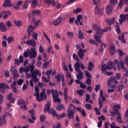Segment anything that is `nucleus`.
<instances>
[{"mask_svg":"<svg viewBox=\"0 0 128 128\" xmlns=\"http://www.w3.org/2000/svg\"><path fill=\"white\" fill-rule=\"evenodd\" d=\"M34 90L36 92L35 96H38V94H40V88L38 86H36L34 88Z\"/></svg>","mask_w":128,"mask_h":128,"instance_id":"obj_41","label":"nucleus"},{"mask_svg":"<svg viewBox=\"0 0 128 128\" xmlns=\"http://www.w3.org/2000/svg\"><path fill=\"white\" fill-rule=\"evenodd\" d=\"M62 22V17H58L56 20L53 21V24L54 26H58Z\"/></svg>","mask_w":128,"mask_h":128,"instance_id":"obj_16","label":"nucleus"},{"mask_svg":"<svg viewBox=\"0 0 128 128\" xmlns=\"http://www.w3.org/2000/svg\"><path fill=\"white\" fill-rule=\"evenodd\" d=\"M114 64H116L117 65L118 70H120V63L118 62V60L116 59L114 60Z\"/></svg>","mask_w":128,"mask_h":128,"instance_id":"obj_50","label":"nucleus"},{"mask_svg":"<svg viewBox=\"0 0 128 128\" xmlns=\"http://www.w3.org/2000/svg\"><path fill=\"white\" fill-rule=\"evenodd\" d=\"M122 6H124V0H120L118 7V8H122Z\"/></svg>","mask_w":128,"mask_h":128,"instance_id":"obj_44","label":"nucleus"},{"mask_svg":"<svg viewBox=\"0 0 128 128\" xmlns=\"http://www.w3.org/2000/svg\"><path fill=\"white\" fill-rule=\"evenodd\" d=\"M8 44H10L12 42H14V38L12 36L8 37L6 40Z\"/></svg>","mask_w":128,"mask_h":128,"instance_id":"obj_56","label":"nucleus"},{"mask_svg":"<svg viewBox=\"0 0 128 128\" xmlns=\"http://www.w3.org/2000/svg\"><path fill=\"white\" fill-rule=\"evenodd\" d=\"M51 94H52V98H58V96H60V94H58V90H52L51 92Z\"/></svg>","mask_w":128,"mask_h":128,"instance_id":"obj_17","label":"nucleus"},{"mask_svg":"<svg viewBox=\"0 0 128 128\" xmlns=\"http://www.w3.org/2000/svg\"><path fill=\"white\" fill-rule=\"evenodd\" d=\"M52 115L53 116L57 118H58V114H56V111L54 110L53 108H52Z\"/></svg>","mask_w":128,"mask_h":128,"instance_id":"obj_42","label":"nucleus"},{"mask_svg":"<svg viewBox=\"0 0 128 128\" xmlns=\"http://www.w3.org/2000/svg\"><path fill=\"white\" fill-rule=\"evenodd\" d=\"M54 102H58V104H60V102H62V100L58 97H56L55 98H54Z\"/></svg>","mask_w":128,"mask_h":128,"instance_id":"obj_45","label":"nucleus"},{"mask_svg":"<svg viewBox=\"0 0 128 128\" xmlns=\"http://www.w3.org/2000/svg\"><path fill=\"white\" fill-rule=\"evenodd\" d=\"M124 34H128V32H125V33H122L121 36H119L118 38L119 40H121L123 44H126V40L124 38Z\"/></svg>","mask_w":128,"mask_h":128,"instance_id":"obj_13","label":"nucleus"},{"mask_svg":"<svg viewBox=\"0 0 128 128\" xmlns=\"http://www.w3.org/2000/svg\"><path fill=\"white\" fill-rule=\"evenodd\" d=\"M38 33L32 32V39L34 40H38Z\"/></svg>","mask_w":128,"mask_h":128,"instance_id":"obj_39","label":"nucleus"},{"mask_svg":"<svg viewBox=\"0 0 128 128\" xmlns=\"http://www.w3.org/2000/svg\"><path fill=\"white\" fill-rule=\"evenodd\" d=\"M0 30L2 32H6L8 30V28H6V24H4V22H0Z\"/></svg>","mask_w":128,"mask_h":128,"instance_id":"obj_12","label":"nucleus"},{"mask_svg":"<svg viewBox=\"0 0 128 128\" xmlns=\"http://www.w3.org/2000/svg\"><path fill=\"white\" fill-rule=\"evenodd\" d=\"M120 18L123 20H128V14H120Z\"/></svg>","mask_w":128,"mask_h":128,"instance_id":"obj_26","label":"nucleus"},{"mask_svg":"<svg viewBox=\"0 0 128 128\" xmlns=\"http://www.w3.org/2000/svg\"><path fill=\"white\" fill-rule=\"evenodd\" d=\"M34 70V64L30 65V73L33 72Z\"/></svg>","mask_w":128,"mask_h":128,"instance_id":"obj_62","label":"nucleus"},{"mask_svg":"<svg viewBox=\"0 0 128 128\" xmlns=\"http://www.w3.org/2000/svg\"><path fill=\"white\" fill-rule=\"evenodd\" d=\"M68 88H64V100L65 102L67 104L68 100Z\"/></svg>","mask_w":128,"mask_h":128,"instance_id":"obj_14","label":"nucleus"},{"mask_svg":"<svg viewBox=\"0 0 128 128\" xmlns=\"http://www.w3.org/2000/svg\"><path fill=\"white\" fill-rule=\"evenodd\" d=\"M86 52V50H82V48L79 50L78 54L80 60H84V56Z\"/></svg>","mask_w":128,"mask_h":128,"instance_id":"obj_8","label":"nucleus"},{"mask_svg":"<svg viewBox=\"0 0 128 128\" xmlns=\"http://www.w3.org/2000/svg\"><path fill=\"white\" fill-rule=\"evenodd\" d=\"M120 66L121 68H122L124 72H126L124 74V76L128 78V70L126 68H124V62L123 60H120Z\"/></svg>","mask_w":128,"mask_h":128,"instance_id":"obj_7","label":"nucleus"},{"mask_svg":"<svg viewBox=\"0 0 128 128\" xmlns=\"http://www.w3.org/2000/svg\"><path fill=\"white\" fill-rule=\"evenodd\" d=\"M95 12L96 14H98L100 16H102L104 14V10H100L98 6H96L95 8Z\"/></svg>","mask_w":128,"mask_h":128,"instance_id":"obj_18","label":"nucleus"},{"mask_svg":"<svg viewBox=\"0 0 128 128\" xmlns=\"http://www.w3.org/2000/svg\"><path fill=\"white\" fill-rule=\"evenodd\" d=\"M107 66H108V70H112V68H114V62L112 61H109Z\"/></svg>","mask_w":128,"mask_h":128,"instance_id":"obj_33","label":"nucleus"},{"mask_svg":"<svg viewBox=\"0 0 128 128\" xmlns=\"http://www.w3.org/2000/svg\"><path fill=\"white\" fill-rule=\"evenodd\" d=\"M84 72L86 74V78H92V75L90 74V72H88V71H86L85 70Z\"/></svg>","mask_w":128,"mask_h":128,"instance_id":"obj_48","label":"nucleus"},{"mask_svg":"<svg viewBox=\"0 0 128 128\" xmlns=\"http://www.w3.org/2000/svg\"><path fill=\"white\" fill-rule=\"evenodd\" d=\"M32 80L34 82H38V76L32 77Z\"/></svg>","mask_w":128,"mask_h":128,"instance_id":"obj_58","label":"nucleus"},{"mask_svg":"<svg viewBox=\"0 0 128 128\" xmlns=\"http://www.w3.org/2000/svg\"><path fill=\"white\" fill-rule=\"evenodd\" d=\"M30 2L32 4V8H36V6L38 4V1L36 0H32L30 1Z\"/></svg>","mask_w":128,"mask_h":128,"instance_id":"obj_24","label":"nucleus"},{"mask_svg":"<svg viewBox=\"0 0 128 128\" xmlns=\"http://www.w3.org/2000/svg\"><path fill=\"white\" fill-rule=\"evenodd\" d=\"M39 52L40 54H43V52H44V49L42 46H39Z\"/></svg>","mask_w":128,"mask_h":128,"instance_id":"obj_53","label":"nucleus"},{"mask_svg":"<svg viewBox=\"0 0 128 128\" xmlns=\"http://www.w3.org/2000/svg\"><path fill=\"white\" fill-rule=\"evenodd\" d=\"M0 88L2 89L1 90V92H6V90H10V86L8 84H6V83H0Z\"/></svg>","mask_w":128,"mask_h":128,"instance_id":"obj_10","label":"nucleus"},{"mask_svg":"<svg viewBox=\"0 0 128 128\" xmlns=\"http://www.w3.org/2000/svg\"><path fill=\"white\" fill-rule=\"evenodd\" d=\"M117 122H118L120 124H122V115L120 114V113L119 112L118 114V117L116 118Z\"/></svg>","mask_w":128,"mask_h":128,"instance_id":"obj_29","label":"nucleus"},{"mask_svg":"<svg viewBox=\"0 0 128 128\" xmlns=\"http://www.w3.org/2000/svg\"><path fill=\"white\" fill-rule=\"evenodd\" d=\"M38 70H35L33 72H31V76L32 78L38 76Z\"/></svg>","mask_w":128,"mask_h":128,"instance_id":"obj_35","label":"nucleus"},{"mask_svg":"<svg viewBox=\"0 0 128 128\" xmlns=\"http://www.w3.org/2000/svg\"><path fill=\"white\" fill-rule=\"evenodd\" d=\"M116 32L118 34H120V32H121L120 28V25H118V22L116 23Z\"/></svg>","mask_w":128,"mask_h":128,"instance_id":"obj_34","label":"nucleus"},{"mask_svg":"<svg viewBox=\"0 0 128 128\" xmlns=\"http://www.w3.org/2000/svg\"><path fill=\"white\" fill-rule=\"evenodd\" d=\"M86 84L87 86H90V84H92V80L90 79V78H88L86 80Z\"/></svg>","mask_w":128,"mask_h":128,"instance_id":"obj_54","label":"nucleus"},{"mask_svg":"<svg viewBox=\"0 0 128 128\" xmlns=\"http://www.w3.org/2000/svg\"><path fill=\"white\" fill-rule=\"evenodd\" d=\"M110 4H111V6H112V4H114L115 6H116L118 4V0H110Z\"/></svg>","mask_w":128,"mask_h":128,"instance_id":"obj_43","label":"nucleus"},{"mask_svg":"<svg viewBox=\"0 0 128 128\" xmlns=\"http://www.w3.org/2000/svg\"><path fill=\"white\" fill-rule=\"evenodd\" d=\"M66 113H62V114H60V116L58 115V118H66Z\"/></svg>","mask_w":128,"mask_h":128,"instance_id":"obj_61","label":"nucleus"},{"mask_svg":"<svg viewBox=\"0 0 128 128\" xmlns=\"http://www.w3.org/2000/svg\"><path fill=\"white\" fill-rule=\"evenodd\" d=\"M118 84V82L116 81V78L114 76H111L109 79L107 80V84L108 86L110 87L112 84Z\"/></svg>","mask_w":128,"mask_h":128,"instance_id":"obj_5","label":"nucleus"},{"mask_svg":"<svg viewBox=\"0 0 128 128\" xmlns=\"http://www.w3.org/2000/svg\"><path fill=\"white\" fill-rule=\"evenodd\" d=\"M24 104H25L24 100V99H22V98H20L18 100V101L17 102L18 106H22V105Z\"/></svg>","mask_w":128,"mask_h":128,"instance_id":"obj_27","label":"nucleus"},{"mask_svg":"<svg viewBox=\"0 0 128 128\" xmlns=\"http://www.w3.org/2000/svg\"><path fill=\"white\" fill-rule=\"evenodd\" d=\"M82 10L80 8H77L76 10H74V14H78V12H80Z\"/></svg>","mask_w":128,"mask_h":128,"instance_id":"obj_55","label":"nucleus"},{"mask_svg":"<svg viewBox=\"0 0 128 128\" xmlns=\"http://www.w3.org/2000/svg\"><path fill=\"white\" fill-rule=\"evenodd\" d=\"M101 70L103 72H106L107 70H108V65L106 64H103L101 66Z\"/></svg>","mask_w":128,"mask_h":128,"instance_id":"obj_23","label":"nucleus"},{"mask_svg":"<svg viewBox=\"0 0 128 128\" xmlns=\"http://www.w3.org/2000/svg\"><path fill=\"white\" fill-rule=\"evenodd\" d=\"M60 76H61L60 74H58V75L55 76V78L57 80L58 82H60V80H61Z\"/></svg>","mask_w":128,"mask_h":128,"instance_id":"obj_47","label":"nucleus"},{"mask_svg":"<svg viewBox=\"0 0 128 128\" xmlns=\"http://www.w3.org/2000/svg\"><path fill=\"white\" fill-rule=\"evenodd\" d=\"M48 98V96L46 94V89L43 88L42 92L38 94V96H36V100L38 102H42V100H46Z\"/></svg>","mask_w":128,"mask_h":128,"instance_id":"obj_4","label":"nucleus"},{"mask_svg":"<svg viewBox=\"0 0 128 128\" xmlns=\"http://www.w3.org/2000/svg\"><path fill=\"white\" fill-rule=\"evenodd\" d=\"M73 58L75 60H77V62H80V58H78V55L76 54H72Z\"/></svg>","mask_w":128,"mask_h":128,"instance_id":"obj_52","label":"nucleus"},{"mask_svg":"<svg viewBox=\"0 0 128 128\" xmlns=\"http://www.w3.org/2000/svg\"><path fill=\"white\" fill-rule=\"evenodd\" d=\"M50 110V102H48L46 104V108L44 109V112H48Z\"/></svg>","mask_w":128,"mask_h":128,"instance_id":"obj_19","label":"nucleus"},{"mask_svg":"<svg viewBox=\"0 0 128 128\" xmlns=\"http://www.w3.org/2000/svg\"><path fill=\"white\" fill-rule=\"evenodd\" d=\"M85 108L86 110H92V105L90 104H85Z\"/></svg>","mask_w":128,"mask_h":128,"instance_id":"obj_49","label":"nucleus"},{"mask_svg":"<svg viewBox=\"0 0 128 128\" xmlns=\"http://www.w3.org/2000/svg\"><path fill=\"white\" fill-rule=\"evenodd\" d=\"M49 64H50V62H44L43 64L42 68H45V69L47 68H48V66Z\"/></svg>","mask_w":128,"mask_h":128,"instance_id":"obj_51","label":"nucleus"},{"mask_svg":"<svg viewBox=\"0 0 128 128\" xmlns=\"http://www.w3.org/2000/svg\"><path fill=\"white\" fill-rule=\"evenodd\" d=\"M74 68L76 71L79 73L76 76L77 79L79 80H80L82 78H84V74L80 70V65L78 62H76L74 64Z\"/></svg>","mask_w":128,"mask_h":128,"instance_id":"obj_2","label":"nucleus"},{"mask_svg":"<svg viewBox=\"0 0 128 128\" xmlns=\"http://www.w3.org/2000/svg\"><path fill=\"white\" fill-rule=\"evenodd\" d=\"M78 36L80 40L84 39V34L82 32V30H80L78 32Z\"/></svg>","mask_w":128,"mask_h":128,"instance_id":"obj_36","label":"nucleus"},{"mask_svg":"<svg viewBox=\"0 0 128 128\" xmlns=\"http://www.w3.org/2000/svg\"><path fill=\"white\" fill-rule=\"evenodd\" d=\"M14 23L15 24L16 26H18V28H20V26H22V22L18 20H14Z\"/></svg>","mask_w":128,"mask_h":128,"instance_id":"obj_28","label":"nucleus"},{"mask_svg":"<svg viewBox=\"0 0 128 128\" xmlns=\"http://www.w3.org/2000/svg\"><path fill=\"white\" fill-rule=\"evenodd\" d=\"M10 2V0H5L3 4V8H12L14 4Z\"/></svg>","mask_w":128,"mask_h":128,"instance_id":"obj_11","label":"nucleus"},{"mask_svg":"<svg viewBox=\"0 0 128 128\" xmlns=\"http://www.w3.org/2000/svg\"><path fill=\"white\" fill-rule=\"evenodd\" d=\"M56 110L60 111L62 110H66V108H64V104H58L56 107Z\"/></svg>","mask_w":128,"mask_h":128,"instance_id":"obj_22","label":"nucleus"},{"mask_svg":"<svg viewBox=\"0 0 128 128\" xmlns=\"http://www.w3.org/2000/svg\"><path fill=\"white\" fill-rule=\"evenodd\" d=\"M6 26L8 28H12V22H10V21H6Z\"/></svg>","mask_w":128,"mask_h":128,"instance_id":"obj_64","label":"nucleus"},{"mask_svg":"<svg viewBox=\"0 0 128 128\" xmlns=\"http://www.w3.org/2000/svg\"><path fill=\"white\" fill-rule=\"evenodd\" d=\"M24 44H26L28 46H33V48H36V42L34 39L28 40L26 42H24Z\"/></svg>","mask_w":128,"mask_h":128,"instance_id":"obj_9","label":"nucleus"},{"mask_svg":"<svg viewBox=\"0 0 128 128\" xmlns=\"http://www.w3.org/2000/svg\"><path fill=\"white\" fill-rule=\"evenodd\" d=\"M98 104L99 106V108L98 110H102V99H100V98H99L98 100Z\"/></svg>","mask_w":128,"mask_h":128,"instance_id":"obj_32","label":"nucleus"},{"mask_svg":"<svg viewBox=\"0 0 128 128\" xmlns=\"http://www.w3.org/2000/svg\"><path fill=\"white\" fill-rule=\"evenodd\" d=\"M38 56V52L35 48H31L30 52H29V58H34Z\"/></svg>","mask_w":128,"mask_h":128,"instance_id":"obj_6","label":"nucleus"},{"mask_svg":"<svg viewBox=\"0 0 128 128\" xmlns=\"http://www.w3.org/2000/svg\"><path fill=\"white\" fill-rule=\"evenodd\" d=\"M114 18L106 20V22L108 26H112L114 24Z\"/></svg>","mask_w":128,"mask_h":128,"instance_id":"obj_21","label":"nucleus"},{"mask_svg":"<svg viewBox=\"0 0 128 128\" xmlns=\"http://www.w3.org/2000/svg\"><path fill=\"white\" fill-rule=\"evenodd\" d=\"M74 110H76V107L72 104H70V107L68 109L69 120L74 118V114H76Z\"/></svg>","mask_w":128,"mask_h":128,"instance_id":"obj_3","label":"nucleus"},{"mask_svg":"<svg viewBox=\"0 0 128 128\" xmlns=\"http://www.w3.org/2000/svg\"><path fill=\"white\" fill-rule=\"evenodd\" d=\"M92 28L93 30H97L96 32V35L94 36V39L98 42L102 44L100 38H102V30L96 24H94L92 26Z\"/></svg>","mask_w":128,"mask_h":128,"instance_id":"obj_1","label":"nucleus"},{"mask_svg":"<svg viewBox=\"0 0 128 128\" xmlns=\"http://www.w3.org/2000/svg\"><path fill=\"white\" fill-rule=\"evenodd\" d=\"M16 80L14 81L10 85V88H16Z\"/></svg>","mask_w":128,"mask_h":128,"instance_id":"obj_57","label":"nucleus"},{"mask_svg":"<svg viewBox=\"0 0 128 128\" xmlns=\"http://www.w3.org/2000/svg\"><path fill=\"white\" fill-rule=\"evenodd\" d=\"M12 74L13 76V78L14 80L18 76V71H16V69L12 70Z\"/></svg>","mask_w":128,"mask_h":128,"instance_id":"obj_25","label":"nucleus"},{"mask_svg":"<svg viewBox=\"0 0 128 128\" xmlns=\"http://www.w3.org/2000/svg\"><path fill=\"white\" fill-rule=\"evenodd\" d=\"M34 30H36V28L34 26L30 25L27 28V32H32Z\"/></svg>","mask_w":128,"mask_h":128,"instance_id":"obj_31","label":"nucleus"},{"mask_svg":"<svg viewBox=\"0 0 128 128\" xmlns=\"http://www.w3.org/2000/svg\"><path fill=\"white\" fill-rule=\"evenodd\" d=\"M106 12L108 16H110L112 12V4H109L106 7Z\"/></svg>","mask_w":128,"mask_h":128,"instance_id":"obj_15","label":"nucleus"},{"mask_svg":"<svg viewBox=\"0 0 128 128\" xmlns=\"http://www.w3.org/2000/svg\"><path fill=\"white\" fill-rule=\"evenodd\" d=\"M32 14H36V16H40V10H34L32 12Z\"/></svg>","mask_w":128,"mask_h":128,"instance_id":"obj_38","label":"nucleus"},{"mask_svg":"<svg viewBox=\"0 0 128 128\" xmlns=\"http://www.w3.org/2000/svg\"><path fill=\"white\" fill-rule=\"evenodd\" d=\"M43 36H44V38H46L47 40L48 41V42H49V44H51L50 39V38H48V34H46V32H44Z\"/></svg>","mask_w":128,"mask_h":128,"instance_id":"obj_46","label":"nucleus"},{"mask_svg":"<svg viewBox=\"0 0 128 128\" xmlns=\"http://www.w3.org/2000/svg\"><path fill=\"white\" fill-rule=\"evenodd\" d=\"M12 96H14V95L12 93H10L7 96V100H10L11 98H12Z\"/></svg>","mask_w":128,"mask_h":128,"instance_id":"obj_60","label":"nucleus"},{"mask_svg":"<svg viewBox=\"0 0 128 128\" xmlns=\"http://www.w3.org/2000/svg\"><path fill=\"white\" fill-rule=\"evenodd\" d=\"M84 90H77V94H78L79 96H82L84 94Z\"/></svg>","mask_w":128,"mask_h":128,"instance_id":"obj_63","label":"nucleus"},{"mask_svg":"<svg viewBox=\"0 0 128 128\" xmlns=\"http://www.w3.org/2000/svg\"><path fill=\"white\" fill-rule=\"evenodd\" d=\"M23 83H24V80L20 79L17 82V84H18V86H22V84Z\"/></svg>","mask_w":128,"mask_h":128,"instance_id":"obj_59","label":"nucleus"},{"mask_svg":"<svg viewBox=\"0 0 128 128\" xmlns=\"http://www.w3.org/2000/svg\"><path fill=\"white\" fill-rule=\"evenodd\" d=\"M106 48V44H104V43H102L101 44V46L100 48V52H102V50H104V48Z\"/></svg>","mask_w":128,"mask_h":128,"instance_id":"obj_37","label":"nucleus"},{"mask_svg":"<svg viewBox=\"0 0 128 128\" xmlns=\"http://www.w3.org/2000/svg\"><path fill=\"white\" fill-rule=\"evenodd\" d=\"M113 108L116 112H118V110H120V104L114 105Z\"/></svg>","mask_w":128,"mask_h":128,"instance_id":"obj_30","label":"nucleus"},{"mask_svg":"<svg viewBox=\"0 0 128 128\" xmlns=\"http://www.w3.org/2000/svg\"><path fill=\"white\" fill-rule=\"evenodd\" d=\"M94 68V62H89L88 64V67L87 70H89V72H92V68Z\"/></svg>","mask_w":128,"mask_h":128,"instance_id":"obj_20","label":"nucleus"},{"mask_svg":"<svg viewBox=\"0 0 128 128\" xmlns=\"http://www.w3.org/2000/svg\"><path fill=\"white\" fill-rule=\"evenodd\" d=\"M112 30V27L110 26H108L103 30H102V32H110Z\"/></svg>","mask_w":128,"mask_h":128,"instance_id":"obj_40","label":"nucleus"}]
</instances>
